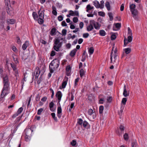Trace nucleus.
<instances>
[{
	"label": "nucleus",
	"instance_id": "a211bd4d",
	"mask_svg": "<svg viewBox=\"0 0 147 147\" xmlns=\"http://www.w3.org/2000/svg\"><path fill=\"white\" fill-rule=\"evenodd\" d=\"M93 5L97 8H100V4L98 1H95L93 2Z\"/></svg>",
	"mask_w": 147,
	"mask_h": 147
},
{
	"label": "nucleus",
	"instance_id": "c9c22d12",
	"mask_svg": "<svg viewBox=\"0 0 147 147\" xmlns=\"http://www.w3.org/2000/svg\"><path fill=\"white\" fill-rule=\"evenodd\" d=\"M27 133L26 134V135L25 137V140L26 141L28 142L29 141L30 139V137Z\"/></svg>",
	"mask_w": 147,
	"mask_h": 147
},
{
	"label": "nucleus",
	"instance_id": "3c124183",
	"mask_svg": "<svg viewBox=\"0 0 147 147\" xmlns=\"http://www.w3.org/2000/svg\"><path fill=\"white\" fill-rule=\"evenodd\" d=\"M127 101V99L126 98H123L122 99L121 102L123 104V105H125L126 104V102Z\"/></svg>",
	"mask_w": 147,
	"mask_h": 147
},
{
	"label": "nucleus",
	"instance_id": "6e6d98bb",
	"mask_svg": "<svg viewBox=\"0 0 147 147\" xmlns=\"http://www.w3.org/2000/svg\"><path fill=\"white\" fill-rule=\"evenodd\" d=\"M58 19L59 21H62L63 19V17L61 15H60L58 17Z\"/></svg>",
	"mask_w": 147,
	"mask_h": 147
},
{
	"label": "nucleus",
	"instance_id": "7c9ffc66",
	"mask_svg": "<svg viewBox=\"0 0 147 147\" xmlns=\"http://www.w3.org/2000/svg\"><path fill=\"white\" fill-rule=\"evenodd\" d=\"M94 49L93 47H91L88 50V52L90 55L92 54L94 52Z\"/></svg>",
	"mask_w": 147,
	"mask_h": 147
},
{
	"label": "nucleus",
	"instance_id": "473e14b6",
	"mask_svg": "<svg viewBox=\"0 0 147 147\" xmlns=\"http://www.w3.org/2000/svg\"><path fill=\"white\" fill-rule=\"evenodd\" d=\"M124 50L126 54H128L131 52V49L129 48H128L124 49Z\"/></svg>",
	"mask_w": 147,
	"mask_h": 147
},
{
	"label": "nucleus",
	"instance_id": "0eeeda50",
	"mask_svg": "<svg viewBox=\"0 0 147 147\" xmlns=\"http://www.w3.org/2000/svg\"><path fill=\"white\" fill-rule=\"evenodd\" d=\"M132 39V36L131 35L128 36L127 40L125 38L124 40V46H126L128 42H131Z\"/></svg>",
	"mask_w": 147,
	"mask_h": 147
},
{
	"label": "nucleus",
	"instance_id": "72a5a7b5",
	"mask_svg": "<svg viewBox=\"0 0 147 147\" xmlns=\"http://www.w3.org/2000/svg\"><path fill=\"white\" fill-rule=\"evenodd\" d=\"M108 15L109 17V19L110 21H112L113 20V14L112 12H109L108 13Z\"/></svg>",
	"mask_w": 147,
	"mask_h": 147
},
{
	"label": "nucleus",
	"instance_id": "2f4dec72",
	"mask_svg": "<svg viewBox=\"0 0 147 147\" xmlns=\"http://www.w3.org/2000/svg\"><path fill=\"white\" fill-rule=\"evenodd\" d=\"M123 138L125 140H128L129 138L128 134L126 133L125 134L123 135Z\"/></svg>",
	"mask_w": 147,
	"mask_h": 147
},
{
	"label": "nucleus",
	"instance_id": "f8f14e48",
	"mask_svg": "<svg viewBox=\"0 0 147 147\" xmlns=\"http://www.w3.org/2000/svg\"><path fill=\"white\" fill-rule=\"evenodd\" d=\"M62 114V109L61 107H58L57 110V116L58 117L60 118L61 117Z\"/></svg>",
	"mask_w": 147,
	"mask_h": 147
},
{
	"label": "nucleus",
	"instance_id": "a18cd8bd",
	"mask_svg": "<svg viewBox=\"0 0 147 147\" xmlns=\"http://www.w3.org/2000/svg\"><path fill=\"white\" fill-rule=\"evenodd\" d=\"M98 15L102 16L104 17L105 16V13L103 11H99L98 12Z\"/></svg>",
	"mask_w": 147,
	"mask_h": 147
},
{
	"label": "nucleus",
	"instance_id": "37998d69",
	"mask_svg": "<svg viewBox=\"0 0 147 147\" xmlns=\"http://www.w3.org/2000/svg\"><path fill=\"white\" fill-rule=\"evenodd\" d=\"M43 18H39L38 19H37L38 23L40 24H42L44 22L43 20Z\"/></svg>",
	"mask_w": 147,
	"mask_h": 147
},
{
	"label": "nucleus",
	"instance_id": "a878e982",
	"mask_svg": "<svg viewBox=\"0 0 147 147\" xmlns=\"http://www.w3.org/2000/svg\"><path fill=\"white\" fill-rule=\"evenodd\" d=\"M131 146L132 147H138L136 141H134L132 142Z\"/></svg>",
	"mask_w": 147,
	"mask_h": 147
},
{
	"label": "nucleus",
	"instance_id": "9d476101",
	"mask_svg": "<svg viewBox=\"0 0 147 147\" xmlns=\"http://www.w3.org/2000/svg\"><path fill=\"white\" fill-rule=\"evenodd\" d=\"M129 91L127 90L126 89V87L125 85H124L123 87V95L125 97H127L129 95Z\"/></svg>",
	"mask_w": 147,
	"mask_h": 147
},
{
	"label": "nucleus",
	"instance_id": "c03bdc74",
	"mask_svg": "<svg viewBox=\"0 0 147 147\" xmlns=\"http://www.w3.org/2000/svg\"><path fill=\"white\" fill-rule=\"evenodd\" d=\"M100 9H102L104 7V1L103 0L100 1Z\"/></svg>",
	"mask_w": 147,
	"mask_h": 147
},
{
	"label": "nucleus",
	"instance_id": "4d7b16f0",
	"mask_svg": "<svg viewBox=\"0 0 147 147\" xmlns=\"http://www.w3.org/2000/svg\"><path fill=\"white\" fill-rule=\"evenodd\" d=\"M104 101V98H101L99 100V103L100 104H102L103 103V101Z\"/></svg>",
	"mask_w": 147,
	"mask_h": 147
},
{
	"label": "nucleus",
	"instance_id": "423d86ee",
	"mask_svg": "<svg viewBox=\"0 0 147 147\" xmlns=\"http://www.w3.org/2000/svg\"><path fill=\"white\" fill-rule=\"evenodd\" d=\"M40 73V71L39 68L38 67H36L34 72L32 74L33 78H34V76L35 79H37Z\"/></svg>",
	"mask_w": 147,
	"mask_h": 147
},
{
	"label": "nucleus",
	"instance_id": "6e6552de",
	"mask_svg": "<svg viewBox=\"0 0 147 147\" xmlns=\"http://www.w3.org/2000/svg\"><path fill=\"white\" fill-rule=\"evenodd\" d=\"M92 22L91 24H93L96 30H99L100 29V27L101 26L100 24L97 22H96L94 20H92Z\"/></svg>",
	"mask_w": 147,
	"mask_h": 147
},
{
	"label": "nucleus",
	"instance_id": "338daca9",
	"mask_svg": "<svg viewBox=\"0 0 147 147\" xmlns=\"http://www.w3.org/2000/svg\"><path fill=\"white\" fill-rule=\"evenodd\" d=\"M69 15L71 16H75L74 13L73 11L70 10L69 11Z\"/></svg>",
	"mask_w": 147,
	"mask_h": 147
},
{
	"label": "nucleus",
	"instance_id": "4468645a",
	"mask_svg": "<svg viewBox=\"0 0 147 147\" xmlns=\"http://www.w3.org/2000/svg\"><path fill=\"white\" fill-rule=\"evenodd\" d=\"M133 17L135 19H136L137 16L138 15V12L137 9L131 11Z\"/></svg>",
	"mask_w": 147,
	"mask_h": 147
},
{
	"label": "nucleus",
	"instance_id": "09e8293b",
	"mask_svg": "<svg viewBox=\"0 0 147 147\" xmlns=\"http://www.w3.org/2000/svg\"><path fill=\"white\" fill-rule=\"evenodd\" d=\"M94 113L92 109H90L88 110V114L89 115H91Z\"/></svg>",
	"mask_w": 147,
	"mask_h": 147
},
{
	"label": "nucleus",
	"instance_id": "aec40b11",
	"mask_svg": "<svg viewBox=\"0 0 147 147\" xmlns=\"http://www.w3.org/2000/svg\"><path fill=\"white\" fill-rule=\"evenodd\" d=\"M56 96L57 97L58 100H59V101L60 102L62 96L61 92L60 91L58 92L56 94Z\"/></svg>",
	"mask_w": 147,
	"mask_h": 147
},
{
	"label": "nucleus",
	"instance_id": "680f3d73",
	"mask_svg": "<svg viewBox=\"0 0 147 147\" xmlns=\"http://www.w3.org/2000/svg\"><path fill=\"white\" fill-rule=\"evenodd\" d=\"M89 34L88 33H84L83 34V37L85 38H87L89 36Z\"/></svg>",
	"mask_w": 147,
	"mask_h": 147
},
{
	"label": "nucleus",
	"instance_id": "4be33fe9",
	"mask_svg": "<svg viewBox=\"0 0 147 147\" xmlns=\"http://www.w3.org/2000/svg\"><path fill=\"white\" fill-rule=\"evenodd\" d=\"M129 7L130 11L136 9H135L136 7V5L134 3H132L131 4H130Z\"/></svg>",
	"mask_w": 147,
	"mask_h": 147
},
{
	"label": "nucleus",
	"instance_id": "39448f33",
	"mask_svg": "<svg viewBox=\"0 0 147 147\" xmlns=\"http://www.w3.org/2000/svg\"><path fill=\"white\" fill-rule=\"evenodd\" d=\"M78 124L80 125L82 127H86L88 124V123L86 121H83L81 119H78Z\"/></svg>",
	"mask_w": 147,
	"mask_h": 147
},
{
	"label": "nucleus",
	"instance_id": "58836bf2",
	"mask_svg": "<svg viewBox=\"0 0 147 147\" xmlns=\"http://www.w3.org/2000/svg\"><path fill=\"white\" fill-rule=\"evenodd\" d=\"M80 80V78H77L76 79L75 81V83H74V87L75 88L76 87L77 85H78V83L79 82V81Z\"/></svg>",
	"mask_w": 147,
	"mask_h": 147
},
{
	"label": "nucleus",
	"instance_id": "2eb2a0df",
	"mask_svg": "<svg viewBox=\"0 0 147 147\" xmlns=\"http://www.w3.org/2000/svg\"><path fill=\"white\" fill-rule=\"evenodd\" d=\"M71 68L69 65H68L66 67V75L67 76H69L70 75L71 71Z\"/></svg>",
	"mask_w": 147,
	"mask_h": 147
},
{
	"label": "nucleus",
	"instance_id": "f3484780",
	"mask_svg": "<svg viewBox=\"0 0 147 147\" xmlns=\"http://www.w3.org/2000/svg\"><path fill=\"white\" fill-rule=\"evenodd\" d=\"M29 43L28 41H26L23 44L22 48L24 50H26L27 47L29 46Z\"/></svg>",
	"mask_w": 147,
	"mask_h": 147
},
{
	"label": "nucleus",
	"instance_id": "e2e57ef3",
	"mask_svg": "<svg viewBox=\"0 0 147 147\" xmlns=\"http://www.w3.org/2000/svg\"><path fill=\"white\" fill-rule=\"evenodd\" d=\"M17 40V42L18 44H20L21 43V40H20V38L18 36H17L16 37Z\"/></svg>",
	"mask_w": 147,
	"mask_h": 147
},
{
	"label": "nucleus",
	"instance_id": "864d4df0",
	"mask_svg": "<svg viewBox=\"0 0 147 147\" xmlns=\"http://www.w3.org/2000/svg\"><path fill=\"white\" fill-rule=\"evenodd\" d=\"M116 38V36L114 34H112L111 35V40H115V38Z\"/></svg>",
	"mask_w": 147,
	"mask_h": 147
},
{
	"label": "nucleus",
	"instance_id": "bf43d9fd",
	"mask_svg": "<svg viewBox=\"0 0 147 147\" xmlns=\"http://www.w3.org/2000/svg\"><path fill=\"white\" fill-rule=\"evenodd\" d=\"M76 144V141L75 140H73L71 142V145L73 146H75Z\"/></svg>",
	"mask_w": 147,
	"mask_h": 147
},
{
	"label": "nucleus",
	"instance_id": "603ef678",
	"mask_svg": "<svg viewBox=\"0 0 147 147\" xmlns=\"http://www.w3.org/2000/svg\"><path fill=\"white\" fill-rule=\"evenodd\" d=\"M23 110V108L22 107H21L19 109L17 113L19 115L22 112Z\"/></svg>",
	"mask_w": 147,
	"mask_h": 147
},
{
	"label": "nucleus",
	"instance_id": "5701e85b",
	"mask_svg": "<svg viewBox=\"0 0 147 147\" xmlns=\"http://www.w3.org/2000/svg\"><path fill=\"white\" fill-rule=\"evenodd\" d=\"M105 6L108 11L110 10L111 6L109 2L107 1L106 2L105 4Z\"/></svg>",
	"mask_w": 147,
	"mask_h": 147
},
{
	"label": "nucleus",
	"instance_id": "ddd939ff",
	"mask_svg": "<svg viewBox=\"0 0 147 147\" xmlns=\"http://www.w3.org/2000/svg\"><path fill=\"white\" fill-rule=\"evenodd\" d=\"M68 78L67 77H65L64 79L62 84V87L63 88H64L65 87L68 80Z\"/></svg>",
	"mask_w": 147,
	"mask_h": 147
},
{
	"label": "nucleus",
	"instance_id": "f704fd0d",
	"mask_svg": "<svg viewBox=\"0 0 147 147\" xmlns=\"http://www.w3.org/2000/svg\"><path fill=\"white\" fill-rule=\"evenodd\" d=\"M53 11H52V13L55 16H56L57 14V12L56 10V8L53 6L52 7Z\"/></svg>",
	"mask_w": 147,
	"mask_h": 147
},
{
	"label": "nucleus",
	"instance_id": "ea45409f",
	"mask_svg": "<svg viewBox=\"0 0 147 147\" xmlns=\"http://www.w3.org/2000/svg\"><path fill=\"white\" fill-rule=\"evenodd\" d=\"M104 110V107L103 106H100L99 107V110L100 114H102L103 113Z\"/></svg>",
	"mask_w": 147,
	"mask_h": 147
},
{
	"label": "nucleus",
	"instance_id": "bb28decb",
	"mask_svg": "<svg viewBox=\"0 0 147 147\" xmlns=\"http://www.w3.org/2000/svg\"><path fill=\"white\" fill-rule=\"evenodd\" d=\"M32 131L31 130V129H26V134L27 133L28 134V135H29L30 136H31V134Z\"/></svg>",
	"mask_w": 147,
	"mask_h": 147
},
{
	"label": "nucleus",
	"instance_id": "052dcab7",
	"mask_svg": "<svg viewBox=\"0 0 147 147\" xmlns=\"http://www.w3.org/2000/svg\"><path fill=\"white\" fill-rule=\"evenodd\" d=\"M74 106V103L72 102L70 105V109H69V111L71 112V109H72Z\"/></svg>",
	"mask_w": 147,
	"mask_h": 147
},
{
	"label": "nucleus",
	"instance_id": "0e129e2a",
	"mask_svg": "<svg viewBox=\"0 0 147 147\" xmlns=\"http://www.w3.org/2000/svg\"><path fill=\"white\" fill-rule=\"evenodd\" d=\"M61 25L63 26H67V24L65 21L62 22H61Z\"/></svg>",
	"mask_w": 147,
	"mask_h": 147
},
{
	"label": "nucleus",
	"instance_id": "4c0bfd02",
	"mask_svg": "<svg viewBox=\"0 0 147 147\" xmlns=\"http://www.w3.org/2000/svg\"><path fill=\"white\" fill-rule=\"evenodd\" d=\"M107 102H111L112 100V97L111 96H108L107 98Z\"/></svg>",
	"mask_w": 147,
	"mask_h": 147
},
{
	"label": "nucleus",
	"instance_id": "9b49d317",
	"mask_svg": "<svg viewBox=\"0 0 147 147\" xmlns=\"http://www.w3.org/2000/svg\"><path fill=\"white\" fill-rule=\"evenodd\" d=\"M92 21L90 20V21L89 25L87 27V30L88 31H90L94 29L93 24H91Z\"/></svg>",
	"mask_w": 147,
	"mask_h": 147
},
{
	"label": "nucleus",
	"instance_id": "f03ea898",
	"mask_svg": "<svg viewBox=\"0 0 147 147\" xmlns=\"http://www.w3.org/2000/svg\"><path fill=\"white\" fill-rule=\"evenodd\" d=\"M59 64L58 60L55 59L53 60L49 66V69L51 73L53 72L55 69L58 67Z\"/></svg>",
	"mask_w": 147,
	"mask_h": 147
},
{
	"label": "nucleus",
	"instance_id": "f257e3e1",
	"mask_svg": "<svg viewBox=\"0 0 147 147\" xmlns=\"http://www.w3.org/2000/svg\"><path fill=\"white\" fill-rule=\"evenodd\" d=\"M8 78L7 76H6L3 78V88L2 89L1 96L2 98L3 97L7 94V91L8 89L9 86Z\"/></svg>",
	"mask_w": 147,
	"mask_h": 147
},
{
	"label": "nucleus",
	"instance_id": "20e7f679",
	"mask_svg": "<svg viewBox=\"0 0 147 147\" xmlns=\"http://www.w3.org/2000/svg\"><path fill=\"white\" fill-rule=\"evenodd\" d=\"M113 48L114 47H113L111 51L110 55L111 63H114L115 62L118 56L117 50L116 49L113 52Z\"/></svg>",
	"mask_w": 147,
	"mask_h": 147
},
{
	"label": "nucleus",
	"instance_id": "c85d7f7f",
	"mask_svg": "<svg viewBox=\"0 0 147 147\" xmlns=\"http://www.w3.org/2000/svg\"><path fill=\"white\" fill-rule=\"evenodd\" d=\"M32 16L34 20H37L38 16L36 12H33L32 13Z\"/></svg>",
	"mask_w": 147,
	"mask_h": 147
},
{
	"label": "nucleus",
	"instance_id": "393cba45",
	"mask_svg": "<svg viewBox=\"0 0 147 147\" xmlns=\"http://www.w3.org/2000/svg\"><path fill=\"white\" fill-rule=\"evenodd\" d=\"M94 8V7L93 6H91L90 5L88 4V5L86 7V11L87 12H88L90 10H91L92 9Z\"/></svg>",
	"mask_w": 147,
	"mask_h": 147
},
{
	"label": "nucleus",
	"instance_id": "69168bd1",
	"mask_svg": "<svg viewBox=\"0 0 147 147\" xmlns=\"http://www.w3.org/2000/svg\"><path fill=\"white\" fill-rule=\"evenodd\" d=\"M80 27L81 29H82L84 26V23L82 22H81L79 24Z\"/></svg>",
	"mask_w": 147,
	"mask_h": 147
},
{
	"label": "nucleus",
	"instance_id": "de8ad7c7",
	"mask_svg": "<svg viewBox=\"0 0 147 147\" xmlns=\"http://www.w3.org/2000/svg\"><path fill=\"white\" fill-rule=\"evenodd\" d=\"M115 26L117 29H119L121 27V24L119 23H117L115 24Z\"/></svg>",
	"mask_w": 147,
	"mask_h": 147
},
{
	"label": "nucleus",
	"instance_id": "8fccbe9b",
	"mask_svg": "<svg viewBox=\"0 0 147 147\" xmlns=\"http://www.w3.org/2000/svg\"><path fill=\"white\" fill-rule=\"evenodd\" d=\"M128 35L129 36H132V33L131 30L130 28L129 27H128Z\"/></svg>",
	"mask_w": 147,
	"mask_h": 147
},
{
	"label": "nucleus",
	"instance_id": "13d9d810",
	"mask_svg": "<svg viewBox=\"0 0 147 147\" xmlns=\"http://www.w3.org/2000/svg\"><path fill=\"white\" fill-rule=\"evenodd\" d=\"M73 21L74 22L76 23L78 21V19L77 17H74L73 19Z\"/></svg>",
	"mask_w": 147,
	"mask_h": 147
},
{
	"label": "nucleus",
	"instance_id": "7ed1b4c3",
	"mask_svg": "<svg viewBox=\"0 0 147 147\" xmlns=\"http://www.w3.org/2000/svg\"><path fill=\"white\" fill-rule=\"evenodd\" d=\"M63 39V38L60 36H59L55 39V40L54 42L53 48L56 51H59V49L61 47L62 41L60 42V41H62Z\"/></svg>",
	"mask_w": 147,
	"mask_h": 147
},
{
	"label": "nucleus",
	"instance_id": "dca6fc26",
	"mask_svg": "<svg viewBox=\"0 0 147 147\" xmlns=\"http://www.w3.org/2000/svg\"><path fill=\"white\" fill-rule=\"evenodd\" d=\"M54 103L52 102H51L49 104V107L50 110L52 111V112H54L55 111V109H54L53 108V107L54 105Z\"/></svg>",
	"mask_w": 147,
	"mask_h": 147
},
{
	"label": "nucleus",
	"instance_id": "cd10ccee",
	"mask_svg": "<svg viewBox=\"0 0 147 147\" xmlns=\"http://www.w3.org/2000/svg\"><path fill=\"white\" fill-rule=\"evenodd\" d=\"M106 32L103 30H100L99 31V34L102 36H104L106 34Z\"/></svg>",
	"mask_w": 147,
	"mask_h": 147
},
{
	"label": "nucleus",
	"instance_id": "412c9836",
	"mask_svg": "<svg viewBox=\"0 0 147 147\" xmlns=\"http://www.w3.org/2000/svg\"><path fill=\"white\" fill-rule=\"evenodd\" d=\"M7 23L8 24H13L15 22V20L13 19H8L7 20Z\"/></svg>",
	"mask_w": 147,
	"mask_h": 147
},
{
	"label": "nucleus",
	"instance_id": "a19ab883",
	"mask_svg": "<svg viewBox=\"0 0 147 147\" xmlns=\"http://www.w3.org/2000/svg\"><path fill=\"white\" fill-rule=\"evenodd\" d=\"M80 76L81 77H82L84 74V71L83 69H81L80 71Z\"/></svg>",
	"mask_w": 147,
	"mask_h": 147
},
{
	"label": "nucleus",
	"instance_id": "5fc2aeb1",
	"mask_svg": "<svg viewBox=\"0 0 147 147\" xmlns=\"http://www.w3.org/2000/svg\"><path fill=\"white\" fill-rule=\"evenodd\" d=\"M62 33L63 35H65L67 33V30L66 29L63 30L62 31Z\"/></svg>",
	"mask_w": 147,
	"mask_h": 147
},
{
	"label": "nucleus",
	"instance_id": "b1692460",
	"mask_svg": "<svg viewBox=\"0 0 147 147\" xmlns=\"http://www.w3.org/2000/svg\"><path fill=\"white\" fill-rule=\"evenodd\" d=\"M38 14L39 18H44V11L40 10L38 11Z\"/></svg>",
	"mask_w": 147,
	"mask_h": 147
},
{
	"label": "nucleus",
	"instance_id": "6ab92c4d",
	"mask_svg": "<svg viewBox=\"0 0 147 147\" xmlns=\"http://www.w3.org/2000/svg\"><path fill=\"white\" fill-rule=\"evenodd\" d=\"M77 51L76 49H74L72 50L70 53V55L71 57H74Z\"/></svg>",
	"mask_w": 147,
	"mask_h": 147
},
{
	"label": "nucleus",
	"instance_id": "49530a36",
	"mask_svg": "<svg viewBox=\"0 0 147 147\" xmlns=\"http://www.w3.org/2000/svg\"><path fill=\"white\" fill-rule=\"evenodd\" d=\"M43 111V109L42 108L38 110L37 111V114L38 115H40L41 114L42 112Z\"/></svg>",
	"mask_w": 147,
	"mask_h": 147
},
{
	"label": "nucleus",
	"instance_id": "774afa93",
	"mask_svg": "<svg viewBox=\"0 0 147 147\" xmlns=\"http://www.w3.org/2000/svg\"><path fill=\"white\" fill-rule=\"evenodd\" d=\"M40 41L41 43L44 45L46 44L47 43L46 41H45V40L43 39H41V40H40Z\"/></svg>",
	"mask_w": 147,
	"mask_h": 147
},
{
	"label": "nucleus",
	"instance_id": "1a4fd4ad",
	"mask_svg": "<svg viewBox=\"0 0 147 147\" xmlns=\"http://www.w3.org/2000/svg\"><path fill=\"white\" fill-rule=\"evenodd\" d=\"M11 67L12 68L13 70L15 72V75L16 76H18V72L17 70V68L16 67V66L13 63H10Z\"/></svg>",
	"mask_w": 147,
	"mask_h": 147
},
{
	"label": "nucleus",
	"instance_id": "c756f323",
	"mask_svg": "<svg viewBox=\"0 0 147 147\" xmlns=\"http://www.w3.org/2000/svg\"><path fill=\"white\" fill-rule=\"evenodd\" d=\"M12 57L15 63H18V61L17 60V56L15 55H12Z\"/></svg>",
	"mask_w": 147,
	"mask_h": 147
},
{
	"label": "nucleus",
	"instance_id": "e433bc0d",
	"mask_svg": "<svg viewBox=\"0 0 147 147\" xmlns=\"http://www.w3.org/2000/svg\"><path fill=\"white\" fill-rule=\"evenodd\" d=\"M56 29L55 28H53L52 29L51 31V35H53L55 34L56 32Z\"/></svg>",
	"mask_w": 147,
	"mask_h": 147
},
{
	"label": "nucleus",
	"instance_id": "79ce46f5",
	"mask_svg": "<svg viewBox=\"0 0 147 147\" xmlns=\"http://www.w3.org/2000/svg\"><path fill=\"white\" fill-rule=\"evenodd\" d=\"M51 115L52 116V117L53 118L55 121H57V118L55 117V113H51Z\"/></svg>",
	"mask_w": 147,
	"mask_h": 147
}]
</instances>
